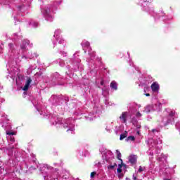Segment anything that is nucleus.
<instances>
[{"label": "nucleus", "mask_w": 180, "mask_h": 180, "mask_svg": "<svg viewBox=\"0 0 180 180\" xmlns=\"http://www.w3.org/2000/svg\"><path fill=\"white\" fill-rule=\"evenodd\" d=\"M151 89H152V91H153V92H157V91L160 89V85L158 84V83L154 82L151 85Z\"/></svg>", "instance_id": "nucleus-1"}, {"label": "nucleus", "mask_w": 180, "mask_h": 180, "mask_svg": "<svg viewBox=\"0 0 180 180\" xmlns=\"http://www.w3.org/2000/svg\"><path fill=\"white\" fill-rule=\"evenodd\" d=\"M31 83H32V79H28L26 82L25 86L22 89V91H27V89H29V86H30Z\"/></svg>", "instance_id": "nucleus-2"}, {"label": "nucleus", "mask_w": 180, "mask_h": 180, "mask_svg": "<svg viewBox=\"0 0 180 180\" xmlns=\"http://www.w3.org/2000/svg\"><path fill=\"white\" fill-rule=\"evenodd\" d=\"M127 117V112H122V115L120 117V120L122 123H126V119Z\"/></svg>", "instance_id": "nucleus-3"}, {"label": "nucleus", "mask_w": 180, "mask_h": 180, "mask_svg": "<svg viewBox=\"0 0 180 180\" xmlns=\"http://www.w3.org/2000/svg\"><path fill=\"white\" fill-rule=\"evenodd\" d=\"M110 88H112V89H114L115 91H117V83H116V82L112 81L110 83Z\"/></svg>", "instance_id": "nucleus-4"}, {"label": "nucleus", "mask_w": 180, "mask_h": 180, "mask_svg": "<svg viewBox=\"0 0 180 180\" xmlns=\"http://www.w3.org/2000/svg\"><path fill=\"white\" fill-rule=\"evenodd\" d=\"M129 160L131 164H135V162L137 161V158L134 155H132L129 157Z\"/></svg>", "instance_id": "nucleus-5"}, {"label": "nucleus", "mask_w": 180, "mask_h": 180, "mask_svg": "<svg viewBox=\"0 0 180 180\" xmlns=\"http://www.w3.org/2000/svg\"><path fill=\"white\" fill-rule=\"evenodd\" d=\"M151 110H153V106L148 105L147 107H146L143 112H145V113H150V112H151Z\"/></svg>", "instance_id": "nucleus-6"}, {"label": "nucleus", "mask_w": 180, "mask_h": 180, "mask_svg": "<svg viewBox=\"0 0 180 180\" xmlns=\"http://www.w3.org/2000/svg\"><path fill=\"white\" fill-rule=\"evenodd\" d=\"M115 167H117V165L116 163H114L113 165H110L108 166V169H110V171H112V169H115Z\"/></svg>", "instance_id": "nucleus-7"}, {"label": "nucleus", "mask_w": 180, "mask_h": 180, "mask_svg": "<svg viewBox=\"0 0 180 180\" xmlns=\"http://www.w3.org/2000/svg\"><path fill=\"white\" fill-rule=\"evenodd\" d=\"M116 153H117V157L118 158V160H120V161H122L121 160L122 158V153H120V151H119L118 150H116Z\"/></svg>", "instance_id": "nucleus-8"}, {"label": "nucleus", "mask_w": 180, "mask_h": 180, "mask_svg": "<svg viewBox=\"0 0 180 180\" xmlns=\"http://www.w3.org/2000/svg\"><path fill=\"white\" fill-rule=\"evenodd\" d=\"M22 46H21V49H26V46H29V41H25V42L22 43Z\"/></svg>", "instance_id": "nucleus-9"}, {"label": "nucleus", "mask_w": 180, "mask_h": 180, "mask_svg": "<svg viewBox=\"0 0 180 180\" xmlns=\"http://www.w3.org/2000/svg\"><path fill=\"white\" fill-rule=\"evenodd\" d=\"M123 167V164L119 165V167L117 169V172L118 174H121L122 172V167Z\"/></svg>", "instance_id": "nucleus-10"}, {"label": "nucleus", "mask_w": 180, "mask_h": 180, "mask_svg": "<svg viewBox=\"0 0 180 180\" xmlns=\"http://www.w3.org/2000/svg\"><path fill=\"white\" fill-rule=\"evenodd\" d=\"M144 169H146V167L140 166L138 172H143V171H144Z\"/></svg>", "instance_id": "nucleus-11"}, {"label": "nucleus", "mask_w": 180, "mask_h": 180, "mask_svg": "<svg viewBox=\"0 0 180 180\" xmlns=\"http://www.w3.org/2000/svg\"><path fill=\"white\" fill-rule=\"evenodd\" d=\"M127 140H128V141L130 140L131 141H134L135 138H134V136H129V137L127 138Z\"/></svg>", "instance_id": "nucleus-12"}, {"label": "nucleus", "mask_w": 180, "mask_h": 180, "mask_svg": "<svg viewBox=\"0 0 180 180\" xmlns=\"http://www.w3.org/2000/svg\"><path fill=\"white\" fill-rule=\"evenodd\" d=\"M6 134H8V136H13L15 135V132H11V131H7L6 132Z\"/></svg>", "instance_id": "nucleus-13"}, {"label": "nucleus", "mask_w": 180, "mask_h": 180, "mask_svg": "<svg viewBox=\"0 0 180 180\" xmlns=\"http://www.w3.org/2000/svg\"><path fill=\"white\" fill-rule=\"evenodd\" d=\"M123 139H126V135H124V134H121V135H120V140H123Z\"/></svg>", "instance_id": "nucleus-14"}, {"label": "nucleus", "mask_w": 180, "mask_h": 180, "mask_svg": "<svg viewBox=\"0 0 180 180\" xmlns=\"http://www.w3.org/2000/svg\"><path fill=\"white\" fill-rule=\"evenodd\" d=\"M96 175V172H93L91 173V178H94V176H95Z\"/></svg>", "instance_id": "nucleus-15"}, {"label": "nucleus", "mask_w": 180, "mask_h": 180, "mask_svg": "<svg viewBox=\"0 0 180 180\" xmlns=\"http://www.w3.org/2000/svg\"><path fill=\"white\" fill-rule=\"evenodd\" d=\"M136 117H141V113H140V112L136 113Z\"/></svg>", "instance_id": "nucleus-16"}, {"label": "nucleus", "mask_w": 180, "mask_h": 180, "mask_svg": "<svg viewBox=\"0 0 180 180\" xmlns=\"http://www.w3.org/2000/svg\"><path fill=\"white\" fill-rule=\"evenodd\" d=\"M169 116H171L172 117H174V116H175V112H170V113H169Z\"/></svg>", "instance_id": "nucleus-17"}, {"label": "nucleus", "mask_w": 180, "mask_h": 180, "mask_svg": "<svg viewBox=\"0 0 180 180\" xmlns=\"http://www.w3.org/2000/svg\"><path fill=\"white\" fill-rule=\"evenodd\" d=\"M60 30H56V32H55V34H57L58 33H60Z\"/></svg>", "instance_id": "nucleus-18"}, {"label": "nucleus", "mask_w": 180, "mask_h": 180, "mask_svg": "<svg viewBox=\"0 0 180 180\" xmlns=\"http://www.w3.org/2000/svg\"><path fill=\"white\" fill-rule=\"evenodd\" d=\"M70 130L71 131H74V128H72L71 129H68L67 131H70Z\"/></svg>", "instance_id": "nucleus-19"}, {"label": "nucleus", "mask_w": 180, "mask_h": 180, "mask_svg": "<svg viewBox=\"0 0 180 180\" xmlns=\"http://www.w3.org/2000/svg\"><path fill=\"white\" fill-rule=\"evenodd\" d=\"M133 179L134 180H136L137 179V178L136 177V176L134 174L133 175Z\"/></svg>", "instance_id": "nucleus-20"}, {"label": "nucleus", "mask_w": 180, "mask_h": 180, "mask_svg": "<svg viewBox=\"0 0 180 180\" xmlns=\"http://www.w3.org/2000/svg\"><path fill=\"white\" fill-rule=\"evenodd\" d=\"M86 46L88 47L89 46V42H86Z\"/></svg>", "instance_id": "nucleus-21"}, {"label": "nucleus", "mask_w": 180, "mask_h": 180, "mask_svg": "<svg viewBox=\"0 0 180 180\" xmlns=\"http://www.w3.org/2000/svg\"><path fill=\"white\" fill-rule=\"evenodd\" d=\"M119 178H121V176H123L122 174H118Z\"/></svg>", "instance_id": "nucleus-22"}, {"label": "nucleus", "mask_w": 180, "mask_h": 180, "mask_svg": "<svg viewBox=\"0 0 180 180\" xmlns=\"http://www.w3.org/2000/svg\"><path fill=\"white\" fill-rule=\"evenodd\" d=\"M63 41H64V40L62 39V40L59 41V43L61 44V43H63Z\"/></svg>", "instance_id": "nucleus-23"}, {"label": "nucleus", "mask_w": 180, "mask_h": 180, "mask_svg": "<svg viewBox=\"0 0 180 180\" xmlns=\"http://www.w3.org/2000/svg\"><path fill=\"white\" fill-rule=\"evenodd\" d=\"M146 96H150V94H146Z\"/></svg>", "instance_id": "nucleus-24"}, {"label": "nucleus", "mask_w": 180, "mask_h": 180, "mask_svg": "<svg viewBox=\"0 0 180 180\" xmlns=\"http://www.w3.org/2000/svg\"><path fill=\"white\" fill-rule=\"evenodd\" d=\"M137 134H140V131H137Z\"/></svg>", "instance_id": "nucleus-25"}, {"label": "nucleus", "mask_w": 180, "mask_h": 180, "mask_svg": "<svg viewBox=\"0 0 180 180\" xmlns=\"http://www.w3.org/2000/svg\"><path fill=\"white\" fill-rule=\"evenodd\" d=\"M44 13H47V11L46 12H44V11H42Z\"/></svg>", "instance_id": "nucleus-26"}, {"label": "nucleus", "mask_w": 180, "mask_h": 180, "mask_svg": "<svg viewBox=\"0 0 180 180\" xmlns=\"http://www.w3.org/2000/svg\"><path fill=\"white\" fill-rule=\"evenodd\" d=\"M165 180H171V179H165Z\"/></svg>", "instance_id": "nucleus-27"}, {"label": "nucleus", "mask_w": 180, "mask_h": 180, "mask_svg": "<svg viewBox=\"0 0 180 180\" xmlns=\"http://www.w3.org/2000/svg\"><path fill=\"white\" fill-rule=\"evenodd\" d=\"M0 51H1V48H0Z\"/></svg>", "instance_id": "nucleus-28"}]
</instances>
